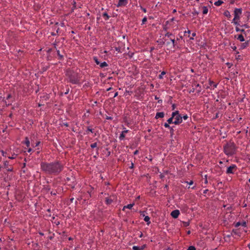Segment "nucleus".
<instances>
[{"label": "nucleus", "instance_id": "59", "mask_svg": "<svg viewBox=\"0 0 250 250\" xmlns=\"http://www.w3.org/2000/svg\"><path fill=\"white\" fill-rule=\"evenodd\" d=\"M141 215H143L144 216H145V214H144V213H142V212H141Z\"/></svg>", "mask_w": 250, "mask_h": 250}, {"label": "nucleus", "instance_id": "46", "mask_svg": "<svg viewBox=\"0 0 250 250\" xmlns=\"http://www.w3.org/2000/svg\"><path fill=\"white\" fill-rule=\"evenodd\" d=\"M232 49L233 50H235L236 49V47L235 46H232L231 47Z\"/></svg>", "mask_w": 250, "mask_h": 250}, {"label": "nucleus", "instance_id": "53", "mask_svg": "<svg viewBox=\"0 0 250 250\" xmlns=\"http://www.w3.org/2000/svg\"><path fill=\"white\" fill-rule=\"evenodd\" d=\"M72 83H77V82L76 81H72Z\"/></svg>", "mask_w": 250, "mask_h": 250}, {"label": "nucleus", "instance_id": "45", "mask_svg": "<svg viewBox=\"0 0 250 250\" xmlns=\"http://www.w3.org/2000/svg\"><path fill=\"white\" fill-rule=\"evenodd\" d=\"M142 10L144 12H145V13L146 12V8H142Z\"/></svg>", "mask_w": 250, "mask_h": 250}, {"label": "nucleus", "instance_id": "23", "mask_svg": "<svg viewBox=\"0 0 250 250\" xmlns=\"http://www.w3.org/2000/svg\"><path fill=\"white\" fill-rule=\"evenodd\" d=\"M173 119V118H172V115H171V118H169V119L167 120V123H168V124H170L172 123H173V122H172Z\"/></svg>", "mask_w": 250, "mask_h": 250}, {"label": "nucleus", "instance_id": "50", "mask_svg": "<svg viewBox=\"0 0 250 250\" xmlns=\"http://www.w3.org/2000/svg\"><path fill=\"white\" fill-rule=\"evenodd\" d=\"M172 106V109L174 110L175 109V104H173Z\"/></svg>", "mask_w": 250, "mask_h": 250}, {"label": "nucleus", "instance_id": "58", "mask_svg": "<svg viewBox=\"0 0 250 250\" xmlns=\"http://www.w3.org/2000/svg\"><path fill=\"white\" fill-rule=\"evenodd\" d=\"M106 119H111V117H107V118H106Z\"/></svg>", "mask_w": 250, "mask_h": 250}, {"label": "nucleus", "instance_id": "33", "mask_svg": "<svg viewBox=\"0 0 250 250\" xmlns=\"http://www.w3.org/2000/svg\"><path fill=\"white\" fill-rule=\"evenodd\" d=\"M233 24L236 25V26H238L240 25V20L235 22Z\"/></svg>", "mask_w": 250, "mask_h": 250}, {"label": "nucleus", "instance_id": "42", "mask_svg": "<svg viewBox=\"0 0 250 250\" xmlns=\"http://www.w3.org/2000/svg\"><path fill=\"white\" fill-rule=\"evenodd\" d=\"M40 142L38 141V142H37L36 143V145H35V146H33V147H34V146H38L40 145Z\"/></svg>", "mask_w": 250, "mask_h": 250}, {"label": "nucleus", "instance_id": "31", "mask_svg": "<svg viewBox=\"0 0 250 250\" xmlns=\"http://www.w3.org/2000/svg\"><path fill=\"white\" fill-rule=\"evenodd\" d=\"M195 36H196V33H195V32L193 33L192 34V37H191L190 38V40H194V37Z\"/></svg>", "mask_w": 250, "mask_h": 250}, {"label": "nucleus", "instance_id": "3", "mask_svg": "<svg viewBox=\"0 0 250 250\" xmlns=\"http://www.w3.org/2000/svg\"><path fill=\"white\" fill-rule=\"evenodd\" d=\"M172 118L174 119L173 123L175 125H179L182 122V117L180 115L178 111H175L172 113Z\"/></svg>", "mask_w": 250, "mask_h": 250}, {"label": "nucleus", "instance_id": "24", "mask_svg": "<svg viewBox=\"0 0 250 250\" xmlns=\"http://www.w3.org/2000/svg\"><path fill=\"white\" fill-rule=\"evenodd\" d=\"M170 41H171L172 43V46L173 47L175 46V39L174 38H170Z\"/></svg>", "mask_w": 250, "mask_h": 250}, {"label": "nucleus", "instance_id": "54", "mask_svg": "<svg viewBox=\"0 0 250 250\" xmlns=\"http://www.w3.org/2000/svg\"><path fill=\"white\" fill-rule=\"evenodd\" d=\"M104 53H105V54H107V51L106 50H104V52H103Z\"/></svg>", "mask_w": 250, "mask_h": 250}, {"label": "nucleus", "instance_id": "12", "mask_svg": "<svg viewBox=\"0 0 250 250\" xmlns=\"http://www.w3.org/2000/svg\"><path fill=\"white\" fill-rule=\"evenodd\" d=\"M223 14L225 17H227L228 19H229L231 17L230 13L229 10H225Z\"/></svg>", "mask_w": 250, "mask_h": 250}, {"label": "nucleus", "instance_id": "28", "mask_svg": "<svg viewBox=\"0 0 250 250\" xmlns=\"http://www.w3.org/2000/svg\"><path fill=\"white\" fill-rule=\"evenodd\" d=\"M146 21H147V18L146 17H145L142 20V24H145Z\"/></svg>", "mask_w": 250, "mask_h": 250}, {"label": "nucleus", "instance_id": "2", "mask_svg": "<svg viewBox=\"0 0 250 250\" xmlns=\"http://www.w3.org/2000/svg\"><path fill=\"white\" fill-rule=\"evenodd\" d=\"M236 147L233 143H228L224 146V152L227 155L231 156L235 153Z\"/></svg>", "mask_w": 250, "mask_h": 250}, {"label": "nucleus", "instance_id": "44", "mask_svg": "<svg viewBox=\"0 0 250 250\" xmlns=\"http://www.w3.org/2000/svg\"><path fill=\"white\" fill-rule=\"evenodd\" d=\"M32 149H31V148H29L28 149V150H27V152H29V153H30V152H31L32 151Z\"/></svg>", "mask_w": 250, "mask_h": 250}, {"label": "nucleus", "instance_id": "8", "mask_svg": "<svg viewBox=\"0 0 250 250\" xmlns=\"http://www.w3.org/2000/svg\"><path fill=\"white\" fill-rule=\"evenodd\" d=\"M235 38H237L239 41H240L241 42L245 41L244 37L242 34H240V35H238L237 36H235Z\"/></svg>", "mask_w": 250, "mask_h": 250}, {"label": "nucleus", "instance_id": "32", "mask_svg": "<svg viewBox=\"0 0 250 250\" xmlns=\"http://www.w3.org/2000/svg\"><path fill=\"white\" fill-rule=\"evenodd\" d=\"M240 20L238 19H236L234 17V18L233 19L232 21V23H234L235 22L238 21H239Z\"/></svg>", "mask_w": 250, "mask_h": 250}, {"label": "nucleus", "instance_id": "61", "mask_svg": "<svg viewBox=\"0 0 250 250\" xmlns=\"http://www.w3.org/2000/svg\"><path fill=\"white\" fill-rule=\"evenodd\" d=\"M208 182L207 179H206L205 180V183H207Z\"/></svg>", "mask_w": 250, "mask_h": 250}, {"label": "nucleus", "instance_id": "49", "mask_svg": "<svg viewBox=\"0 0 250 250\" xmlns=\"http://www.w3.org/2000/svg\"><path fill=\"white\" fill-rule=\"evenodd\" d=\"M186 33H188V34H190V30H188L187 31H185V34Z\"/></svg>", "mask_w": 250, "mask_h": 250}, {"label": "nucleus", "instance_id": "40", "mask_svg": "<svg viewBox=\"0 0 250 250\" xmlns=\"http://www.w3.org/2000/svg\"><path fill=\"white\" fill-rule=\"evenodd\" d=\"M142 250H144V249L146 247V244L143 245L141 247H140Z\"/></svg>", "mask_w": 250, "mask_h": 250}, {"label": "nucleus", "instance_id": "20", "mask_svg": "<svg viewBox=\"0 0 250 250\" xmlns=\"http://www.w3.org/2000/svg\"><path fill=\"white\" fill-rule=\"evenodd\" d=\"M165 36L167 37L168 38H169L170 39V38L174 37V36L171 33H170L169 32L167 33L165 35Z\"/></svg>", "mask_w": 250, "mask_h": 250}, {"label": "nucleus", "instance_id": "29", "mask_svg": "<svg viewBox=\"0 0 250 250\" xmlns=\"http://www.w3.org/2000/svg\"><path fill=\"white\" fill-rule=\"evenodd\" d=\"M187 250H196L194 246H189Z\"/></svg>", "mask_w": 250, "mask_h": 250}, {"label": "nucleus", "instance_id": "25", "mask_svg": "<svg viewBox=\"0 0 250 250\" xmlns=\"http://www.w3.org/2000/svg\"><path fill=\"white\" fill-rule=\"evenodd\" d=\"M90 146L91 148H94L95 147H96L97 146V143H93L91 145H90Z\"/></svg>", "mask_w": 250, "mask_h": 250}, {"label": "nucleus", "instance_id": "63", "mask_svg": "<svg viewBox=\"0 0 250 250\" xmlns=\"http://www.w3.org/2000/svg\"><path fill=\"white\" fill-rule=\"evenodd\" d=\"M51 194H53V195H55V193H54V192H51Z\"/></svg>", "mask_w": 250, "mask_h": 250}, {"label": "nucleus", "instance_id": "39", "mask_svg": "<svg viewBox=\"0 0 250 250\" xmlns=\"http://www.w3.org/2000/svg\"><path fill=\"white\" fill-rule=\"evenodd\" d=\"M0 152L3 156H6V153L3 150H1Z\"/></svg>", "mask_w": 250, "mask_h": 250}, {"label": "nucleus", "instance_id": "10", "mask_svg": "<svg viewBox=\"0 0 250 250\" xmlns=\"http://www.w3.org/2000/svg\"><path fill=\"white\" fill-rule=\"evenodd\" d=\"M134 206V203L130 204L126 206H125L123 208V210L125 211V208L131 209Z\"/></svg>", "mask_w": 250, "mask_h": 250}, {"label": "nucleus", "instance_id": "7", "mask_svg": "<svg viewBox=\"0 0 250 250\" xmlns=\"http://www.w3.org/2000/svg\"><path fill=\"white\" fill-rule=\"evenodd\" d=\"M127 3L126 0H119V2L118 3V6H121L123 5H126Z\"/></svg>", "mask_w": 250, "mask_h": 250}, {"label": "nucleus", "instance_id": "1", "mask_svg": "<svg viewBox=\"0 0 250 250\" xmlns=\"http://www.w3.org/2000/svg\"><path fill=\"white\" fill-rule=\"evenodd\" d=\"M41 167L42 170L48 174H58L62 169V166L58 162L42 163Z\"/></svg>", "mask_w": 250, "mask_h": 250}, {"label": "nucleus", "instance_id": "13", "mask_svg": "<svg viewBox=\"0 0 250 250\" xmlns=\"http://www.w3.org/2000/svg\"><path fill=\"white\" fill-rule=\"evenodd\" d=\"M249 45V41H247L241 45V49H244L246 47H247Z\"/></svg>", "mask_w": 250, "mask_h": 250}, {"label": "nucleus", "instance_id": "30", "mask_svg": "<svg viewBox=\"0 0 250 250\" xmlns=\"http://www.w3.org/2000/svg\"><path fill=\"white\" fill-rule=\"evenodd\" d=\"M169 124H168V123H165L164 124V126H165L166 128H170V126H169Z\"/></svg>", "mask_w": 250, "mask_h": 250}, {"label": "nucleus", "instance_id": "6", "mask_svg": "<svg viewBox=\"0 0 250 250\" xmlns=\"http://www.w3.org/2000/svg\"><path fill=\"white\" fill-rule=\"evenodd\" d=\"M170 215L173 218H177L180 215V211L178 209L174 210L171 212Z\"/></svg>", "mask_w": 250, "mask_h": 250}, {"label": "nucleus", "instance_id": "57", "mask_svg": "<svg viewBox=\"0 0 250 250\" xmlns=\"http://www.w3.org/2000/svg\"><path fill=\"white\" fill-rule=\"evenodd\" d=\"M248 247L250 249V243L248 244Z\"/></svg>", "mask_w": 250, "mask_h": 250}, {"label": "nucleus", "instance_id": "52", "mask_svg": "<svg viewBox=\"0 0 250 250\" xmlns=\"http://www.w3.org/2000/svg\"><path fill=\"white\" fill-rule=\"evenodd\" d=\"M208 189L205 190L204 191V193H206L208 191Z\"/></svg>", "mask_w": 250, "mask_h": 250}, {"label": "nucleus", "instance_id": "51", "mask_svg": "<svg viewBox=\"0 0 250 250\" xmlns=\"http://www.w3.org/2000/svg\"><path fill=\"white\" fill-rule=\"evenodd\" d=\"M118 95V92H116L114 94V97H116Z\"/></svg>", "mask_w": 250, "mask_h": 250}, {"label": "nucleus", "instance_id": "15", "mask_svg": "<svg viewBox=\"0 0 250 250\" xmlns=\"http://www.w3.org/2000/svg\"><path fill=\"white\" fill-rule=\"evenodd\" d=\"M202 9H203V14L205 15V14H207L208 13V7H207V6H203L202 7Z\"/></svg>", "mask_w": 250, "mask_h": 250}, {"label": "nucleus", "instance_id": "22", "mask_svg": "<svg viewBox=\"0 0 250 250\" xmlns=\"http://www.w3.org/2000/svg\"><path fill=\"white\" fill-rule=\"evenodd\" d=\"M166 74V72L165 71H162L161 74L159 76V78L160 79H162L163 78V76Z\"/></svg>", "mask_w": 250, "mask_h": 250}, {"label": "nucleus", "instance_id": "34", "mask_svg": "<svg viewBox=\"0 0 250 250\" xmlns=\"http://www.w3.org/2000/svg\"><path fill=\"white\" fill-rule=\"evenodd\" d=\"M240 225H241V223L239 222H237L235 224V227H238L239 226H240Z\"/></svg>", "mask_w": 250, "mask_h": 250}, {"label": "nucleus", "instance_id": "48", "mask_svg": "<svg viewBox=\"0 0 250 250\" xmlns=\"http://www.w3.org/2000/svg\"><path fill=\"white\" fill-rule=\"evenodd\" d=\"M138 153V150H136L134 152V155H136Z\"/></svg>", "mask_w": 250, "mask_h": 250}, {"label": "nucleus", "instance_id": "21", "mask_svg": "<svg viewBox=\"0 0 250 250\" xmlns=\"http://www.w3.org/2000/svg\"><path fill=\"white\" fill-rule=\"evenodd\" d=\"M125 137V133H124V132H122L120 135L119 139L121 140H123Z\"/></svg>", "mask_w": 250, "mask_h": 250}, {"label": "nucleus", "instance_id": "5", "mask_svg": "<svg viewBox=\"0 0 250 250\" xmlns=\"http://www.w3.org/2000/svg\"><path fill=\"white\" fill-rule=\"evenodd\" d=\"M237 167L235 165H231L228 167L226 173L227 174H233L234 171L236 170Z\"/></svg>", "mask_w": 250, "mask_h": 250}, {"label": "nucleus", "instance_id": "43", "mask_svg": "<svg viewBox=\"0 0 250 250\" xmlns=\"http://www.w3.org/2000/svg\"><path fill=\"white\" fill-rule=\"evenodd\" d=\"M87 131H90V132H93L92 129L90 128L89 127H88V129H87Z\"/></svg>", "mask_w": 250, "mask_h": 250}, {"label": "nucleus", "instance_id": "9", "mask_svg": "<svg viewBox=\"0 0 250 250\" xmlns=\"http://www.w3.org/2000/svg\"><path fill=\"white\" fill-rule=\"evenodd\" d=\"M164 117V112H158L156 114L155 118L156 119H158V118H163Z\"/></svg>", "mask_w": 250, "mask_h": 250}, {"label": "nucleus", "instance_id": "11", "mask_svg": "<svg viewBox=\"0 0 250 250\" xmlns=\"http://www.w3.org/2000/svg\"><path fill=\"white\" fill-rule=\"evenodd\" d=\"M23 143L27 147H29L30 143L29 139L27 137L25 138V140Z\"/></svg>", "mask_w": 250, "mask_h": 250}, {"label": "nucleus", "instance_id": "35", "mask_svg": "<svg viewBox=\"0 0 250 250\" xmlns=\"http://www.w3.org/2000/svg\"><path fill=\"white\" fill-rule=\"evenodd\" d=\"M241 225L244 227H246L247 226V223L245 221L241 223Z\"/></svg>", "mask_w": 250, "mask_h": 250}, {"label": "nucleus", "instance_id": "41", "mask_svg": "<svg viewBox=\"0 0 250 250\" xmlns=\"http://www.w3.org/2000/svg\"><path fill=\"white\" fill-rule=\"evenodd\" d=\"M128 131V130H126L125 128H124V130L122 131V132H124V133H127Z\"/></svg>", "mask_w": 250, "mask_h": 250}, {"label": "nucleus", "instance_id": "60", "mask_svg": "<svg viewBox=\"0 0 250 250\" xmlns=\"http://www.w3.org/2000/svg\"><path fill=\"white\" fill-rule=\"evenodd\" d=\"M190 231L189 230V231H188V234H190Z\"/></svg>", "mask_w": 250, "mask_h": 250}, {"label": "nucleus", "instance_id": "38", "mask_svg": "<svg viewBox=\"0 0 250 250\" xmlns=\"http://www.w3.org/2000/svg\"><path fill=\"white\" fill-rule=\"evenodd\" d=\"M16 155L14 154L12 156H11V157H9L8 158L11 159H14L16 158Z\"/></svg>", "mask_w": 250, "mask_h": 250}, {"label": "nucleus", "instance_id": "55", "mask_svg": "<svg viewBox=\"0 0 250 250\" xmlns=\"http://www.w3.org/2000/svg\"><path fill=\"white\" fill-rule=\"evenodd\" d=\"M116 50L117 51H119L120 49L118 48H116Z\"/></svg>", "mask_w": 250, "mask_h": 250}, {"label": "nucleus", "instance_id": "27", "mask_svg": "<svg viewBox=\"0 0 250 250\" xmlns=\"http://www.w3.org/2000/svg\"><path fill=\"white\" fill-rule=\"evenodd\" d=\"M94 60L97 64L99 65L100 62L96 57L94 58Z\"/></svg>", "mask_w": 250, "mask_h": 250}, {"label": "nucleus", "instance_id": "26", "mask_svg": "<svg viewBox=\"0 0 250 250\" xmlns=\"http://www.w3.org/2000/svg\"><path fill=\"white\" fill-rule=\"evenodd\" d=\"M105 202L106 204H110L112 203V200L109 199H106Z\"/></svg>", "mask_w": 250, "mask_h": 250}, {"label": "nucleus", "instance_id": "37", "mask_svg": "<svg viewBox=\"0 0 250 250\" xmlns=\"http://www.w3.org/2000/svg\"><path fill=\"white\" fill-rule=\"evenodd\" d=\"M228 0L230 4H233L236 1V0Z\"/></svg>", "mask_w": 250, "mask_h": 250}, {"label": "nucleus", "instance_id": "56", "mask_svg": "<svg viewBox=\"0 0 250 250\" xmlns=\"http://www.w3.org/2000/svg\"><path fill=\"white\" fill-rule=\"evenodd\" d=\"M104 16H107L108 17L107 14L106 13H104Z\"/></svg>", "mask_w": 250, "mask_h": 250}, {"label": "nucleus", "instance_id": "16", "mask_svg": "<svg viewBox=\"0 0 250 250\" xmlns=\"http://www.w3.org/2000/svg\"><path fill=\"white\" fill-rule=\"evenodd\" d=\"M235 30L236 32H241L244 33L245 35H246V32L244 29H241L238 27V26H236L235 27Z\"/></svg>", "mask_w": 250, "mask_h": 250}, {"label": "nucleus", "instance_id": "47", "mask_svg": "<svg viewBox=\"0 0 250 250\" xmlns=\"http://www.w3.org/2000/svg\"><path fill=\"white\" fill-rule=\"evenodd\" d=\"M193 183V181H190L189 183H188V184L190 185H192Z\"/></svg>", "mask_w": 250, "mask_h": 250}, {"label": "nucleus", "instance_id": "62", "mask_svg": "<svg viewBox=\"0 0 250 250\" xmlns=\"http://www.w3.org/2000/svg\"><path fill=\"white\" fill-rule=\"evenodd\" d=\"M51 194H53V195H55V193H54V192H51Z\"/></svg>", "mask_w": 250, "mask_h": 250}, {"label": "nucleus", "instance_id": "14", "mask_svg": "<svg viewBox=\"0 0 250 250\" xmlns=\"http://www.w3.org/2000/svg\"><path fill=\"white\" fill-rule=\"evenodd\" d=\"M223 1L222 0H218L214 2V5L216 6H219L223 3Z\"/></svg>", "mask_w": 250, "mask_h": 250}, {"label": "nucleus", "instance_id": "36", "mask_svg": "<svg viewBox=\"0 0 250 250\" xmlns=\"http://www.w3.org/2000/svg\"><path fill=\"white\" fill-rule=\"evenodd\" d=\"M182 117V119H184V120H187V119H188V115H184V116H183V117Z\"/></svg>", "mask_w": 250, "mask_h": 250}, {"label": "nucleus", "instance_id": "64", "mask_svg": "<svg viewBox=\"0 0 250 250\" xmlns=\"http://www.w3.org/2000/svg\"><path fill=\"white\" fill-rule=\"evenodd\" d=\"M171 21H174V18H172V19H171Z\"/></svg>", "mask_w": 250, "mask_h": 250}, {"label": "nucleus", "instance_id": "19", "mask_svg": "<svg viewBox=\"0 0 250 250\" xmlns=\"http://www.w3.org/2000/svg\"><path fill=\"white\" fill-rule=\"evenodd\" d=\"M99 65H100V67L102 68L106 67L108 65L107 63L105 62H103L102 63H100Z\"/></svg>", "mask_w": 250, "mask_h": 250}, {"label": "nucleus", "instance_id": "18", "mask_svg": "<svg viewBox=\"0 0 250 250\" xmlns=\"http://www.w3.org/2000/svg\"><path fill=\"white\" fill-rule=\"evenodd\" d=\"M232 233L236 235H237L238 236H240V233L238 231V229H233Z\"/></svg>", "mask_w": 250, "mask_h": 250}, {"label": "nucleus", "instance_id": "17", "mask_svg": "<svg viewBox=\"0 0 250 250\" xmlns=\"http://www.w3.org/2000/svg\"><path fill=\"white\" fill-rule=\"evenodd\" d=\"M144 221L147 223V225H149L150 223V218L148 216H145Z\"/></svg>", "mask_w": 250, "mask_h": 250}, {"label": "nucleus", "instance_id": "4", "mask_svg": "<svg viewBox=\"0 0 250 250\" xmlns=\"http://www.w3.org/2000/svg\"><path fill=\"white\" fill-rule=\"evenodd\" d=\"M242 13V9L241 8H235L234 10V17L240 20Z\"/></svg>", "mask_w": 250, "mask_h": 250}]
</instances>
